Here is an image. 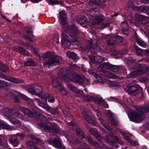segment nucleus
Masks as SVG:
<instances>
[{
  "mask_svg": "<svg viewBox=\"0 0 149 149\" xmlns=\"http://www.w3.org/2000/svg\"><path fill=\"white\" fill-rule=\"evenodd\" d=\"M35 116L36 115L37 118L40 120L45 118V116L43 115L39 114L38 112L35 111Z\"/></svg>",
  "mask_w": 149,
  "mask_h": 149,
  "instance_id": "48",
  "label": "nucleus"
},
{
  "mask_svg": "<svg viewBox=\"0 0 149 149\" xmlns=\"http://www.w3.org/2000/svg\"><path fill=\"white\" fill-rule=\"evenodd\" d=\"M104 20L103 16L101 15H95L93 16L92 19V23L93 25L98 24Z\"/></svg>",
  "mask_w": 149,
  "mask_h": 149,
  "instance_id": "15",
  "label": "nucleus"
},
{
  "mask_svg": "<svg viewBox=\"0 0 149 149\" xmlns=\"http://www.w3.org/2000/svg\"><path fill=\"white\" fill-rule=\"evenodd\" d=\"M93 99L94 101L97 102L98 104L100 105L103 104L105 103L104 100L102 97H99L98 96H95L93 97Z\"/></svg>",
  "mask_w": 149,
  "mask_h": 149,
  "instance_id": "30",
  "label": "nucleus"
},
{
  "mask_svg": "<svg viewBox=\"0 0 149 149\" xmlns=\"http://www.w3.org/2000/svg\"><path fill=\"white\" fill-rule=\"evenodd\" d=\"M14 115L15 116H16L20 118H22V115L19 114L18 111H17V112L16 113H15L14 114Z\"/></svg>",
  "mask_w": 149,
  "mask_h": 149,
  "instance_id": "59",
  "label": "nucleus"
},
{
  "mask_svg": "<svg viewBox=\"0 0 149 149\" xmlns=\"http://www.w3.org/2000/svg\"><path fill=\"white\" fill-rule=\"evenodd\" d=\"M135 39L137 43L140 46L144 47H147V45L140 38L136 36L135 37Z\"/></svg>",
  "mask_w": 149,
  "mask_h": 149,
  "instance_id": "25",
  "label": "nucleus"
},
{
  "mask_svg": "<svg viewBox=\"0 0 149 149\" xmlns=\"http://www.w3.org/2000/svg\"><path fill=\"white\" fill-rule=\"evenodd\" d=\"M28 91L31 93L39 96L41 93V88L39 86H36L33 88H29Z\"/></svg>",
  "mask_w": 149,
  "mask_h": 149,
  "instance_id": "16",
  "label": "nucleus"
},
{
  "mask_svg": "<svg viewBox=\"0 0 149 149\" xmlns=\"http://www.w3.org/2000/svg\"><path fill=\"white\" fill-rule=\"evenodd\" d=\"M138 66L140 67V68L136 71H133L129 75H127V77L128 78L134 77L136 75H142L144 73L146 70L145 67L140 64H138Z\"/></svg>",
  "mask_w": 149,
  "mask_h": 149,
  "instance_id": "10",
  "label": "nucleus"
},
{
  "mask_svg": "<svg viewBox=\"0 0 149 149\" xmlns=\"http://www.w3.org/2000/svg\"><path fill=\"white\" fill-rule=\"evenodd\" d=\"M98 69L99 71H101L103 69L106 68L112 71L116 72L119 70V68L118 66L115 65L111 64H107L106 63H102L98 67Z\"/></svg>",
  "mask_w": 149,
  "mask_h": 149,
  "instance_id": "8",
  "label": "nucleus"
},
{
  "mask_svg": "<svg viewBox=\"0 0 149 149\" xmlns=\"http://www.w3.org/2000/svg\"><path fill=\"white\" fill-rule=\"evenodd\" d=\"M88 42L90 46H87L86 49L90 50L93 54L95 53L100 49V46L96 45V40H95L91 39Z\"/></svg>",
  "mask_w": 149,
  "mask_h": 149,
  "instance_id": "9",
  "label": "nucleus"
},
{
  "mask_svg": "<svg viewBox=\"0 0 149 149\" xmlns=\"http://www.w3.org/2000/svg\"><path fill=\"white\" fill-rule=\"evenodd\" d=\"M38 127L42 130H44L49 132L57 133L58 132L59 127L58 125L55 123H52L49 126L45 123H40L38 125Z\"/></svg>",
  "mask_w": 149,
  "mask_h": 149,
  "instance_id": "6",
  "label": "nucleus"
},
{
  "mask_svg": "<svg viewBox=\"0 0 149 149\" xmlns=\"http://www.w3.org/2000/svg\"><path fill=\"white\" fill-rule=\"evenodd\" d=\"M4 78L6 80L9 81L14 83H22L23 82V81L21 79H18L17 78L11 77H7L4 76Z\"/></svg>",
  "mask_w": 149,
  "mask_h": 149,
  "instance_id": "18",
  "label": "nucleus"
},
{
  "mask_svg": "<svg viewBox=\"0 0 149 149\" xmlns=\"http://www.w3.org/2000/svg\"><path fill=\"white\" fill-rule=\"evenodd\" d=\"M87 139L88 141L92 145L96 147L97 148H100V146L99 144L94 141L92 139L91 136H87Z\"/></svg>",
  "mask_w": 149,
  "mask_h": 149,
  "instance_id": "24",
  "label": "nucleus"
},
{
  "mask_svg": "<svg viewBox=\"0 0 149 149\" xmlns=\"http://www.w3.org/2000/svg\"><path fill=\"white\" fill-rule=\"evenodd\" d=\"M11 111L7 109H5L3 112L4 116H5L6 118L9 119L11 123L19 127L21 125V122L14 117L9 115L8 113L10 112Z\"/></svg>",
  "mask_w": 149,
  "mask_h": 149,
  "instance_id": "7",
  "label": "nucleus"
},
{
  "mask_svg": "<svg viewBox=\"0 0 149 149\" xmlns=\"http://www.w3.org/2000/svg\"><path fill=\"white\" fill-rule=\"evenodd\" d=\"M121 26L123 28V33L126 35H127L128 32V27L126 21L121 22Z\"/></svg>",
  "mask_w": 149,
  "mask_h": 149,
  "instance_id": "21",
  "label": "nucleus"
},
{
  "mask_svg": "<svg viewBox=\"0 0 149 149\" xmlns=\"http://www.w3.org/2000/svg\"><path fill=\"white\" fill-rule=\"evenodd\" d=\"M128 6L129 7H131L132 8H136V9L138 10L140 12H143L145 11L144 9L145 7L143 6H140L138 7L134 6L132 3L129 2L128 4Z\"/></svg>",
  "mask_w": 149,
  "mask_h": 149,
  "instance_id": "27",
  "label": "nucleus"
},
{
  "mask_svg": "<svg viewBox=\"0 0 149 149\" xmlns=\"http://www.w3.org/2000/svg\"><path fill=\"white\" fill-rule=\"evenodd\" d=\"M32 26H28L27 27V30L26 32L27 33L30 35H31L32 33Z\"/></svg>",
  "mask_w": 149,
  "mask_h": 149,
  "instance_id": "52",
  "label": "nucleus"
},
{
  "mask_svg": "<svg viewBox=\"0 0 149 149\" xmlns=\"http://www.w3.org/2000/svg\"><path fill=\"white\" fill-rule=\"evenodd\" d=\"M17 135L21 139H22L24 137V135L22 133H19L17 134Z\"/></svg>",
  "mask_w": 149,
  "mask_h": 149,
  "instance_id": "62",
  "label": "nucleus"
},
{
  "mask_svg": "<svg viewBox=\"0 0 149 149\" xmlns=\"http://www.w3.org/2000/svg\"><path fill=\"white\" fill-rule=\"evenodd\" d=\"M5 94L15 103H19L20 101L17 96L10 91H7L5 92Z\"/></svg>",
  "mask_w": 149,
  "mask_h": 149,
  "instance_id": "14",
  "label": "nucleus"
},
{
  "mask_svg": "<svg viewBox=\"0 0 149 149\" xmlns=\"http://www.w3.org/2000/svg\"><path fill=\"white\" fill-rule=\"evenodd\" d=\"M18 52L21 53L22 54L27 55L28 54V52L25 49H23L22 47H17Z\"/></svg>",
  "mask_w": 149,
  "mask_h": 149,
  "instance_id": "44",
  "label": "nucleus"
},
{
  "mask_svg": "<svg viewBox=\"0 0 149 149\" xmlns=\"http://www.w3.org/2000/svg\"><path fill=\"white\" fill-rule=\"evenodd\" d=\"M107 116L111 122V124L114 125H116L118 124V122L117 120L115 119L113 116V114L111 113H108Z\"/></svg>",
  "mask_w": 149,
  "mask_h": 149,
  "instance_id": "22",
  "label": "nucleus"
},
{
  "mask_svg": "<svg viewBox=\"0 0 149 149\" xmlns=\"http://www.w3.org/2000/svg\"><path fill=\"white\" fill-rule=\"evenodd\" d=\"M134 18L135 21H136L140 22L145 19L144 16L141 15L136 14Z\"/></svg>",
  "mask_w": 149,
  "mask_h": 149,
  "instance_id": "41",
  "label": "nucleus"
},
{
  "mask_svg": "<svg viewBox=\"0 0 149 149\" xmlns=\"http://www.w3.org/2000/svg\"><path fill=\"white\" fill-rule=\"evenodd\" d=\"M27 148L30 149H37V148L33 143L30 141H27L26 142Z\"/></svg>",
  "mask_w": 149,
  "mask_h": 149,
  "instance_id": "29",
  "label": "nucleus"
},
{
  "mask_svg": "<svg viewBox=\"0 0 149 149\" xmlns=\"http://www.w3.org/2000/svg\"><path fill=\"white\" fill-rule=\"evenodd\" d=\"M81 146L82 147L83 149H88V148H87L88 146L87 144L86 143H83V144L81 145Z\"/></svg>",
  "mask_w": 149,
  "mask_h": 149,
  "instance_id": "63",
  "label": "nucleus"
},
{
  "mask_svg": "<svg viewBox=\"0 0 149 149\" xmlns=\"http://www.w3.org/2000/svg\"><path fill=\"white\" fill-rule=\"evenodd\" d=\"M49 142L51 144L56 148L60 149H65V147L62 144L61 140L58 137H56L54 138L53 141L49 140Z\"/></svg>",
  "mask_w": 149,
  "mask_h": 149,
  "instance_id": "11",
  "label": "nucleus"
},
{
  "mask_svg": "<svg viewBox=\"0 0 149 149\" xmlns=\"http://www.w3.org/2000/svg\"><path fill=\"white\" fill-rule=\"evenodd\" d=\"M95 137L96 139L99 142H101L102 139V138L100 135L99 134H96L95 136Z\"/></svg>",
  "mask_w": 149,
  "mask_h": 149,
  "instance_id": "53",
  "label": "nucleus"
},
{
  "mask_svg": "<svg viewBox=\"0 0 149 149\" xmlns=\"http://www.w3.org/2000/svg\"><path fill=\"white\" fill-rule=\"evenodd\" d=\"M8 66L7 65H3L0 64V70L3 72H5L8 69Z\"/></svg>",
  "mask_w": 149,
  "mask_h": 149,
  "instance_id": "50",
  "label": "nucleus"
},
{
  "mask_svg": "<svg viewBox=\"0 0 149 149\" xmlns=\"http://www.w3.org/2000/svg\"><path fill=\"white\" fill-rule=\"evenodd\" d=\"M53 39L54 41L56 42V43H58V34H55L53 37Z\"/></svg>",
  "mask_w": 149,
  "mask_h": 149,
  "instance_id": "57",
  "label": "nucleus"
},
{
  "mask_svg": "<svg viewBox=\"0 0 149 149\" xmlns=\"http://www.w3.org/2000/svg\"><path fill=\"white\" fill-rule=\"evenodd\" d=\"M0 125L3 129L10 130L12 129V127L7 124L4 122L0 121Z\"/></svg>",
  "mask_w": 149,
  "mask_h": 149,
  "instance_id": "36",
  "label": "nucleus"
},
{
  "mask_svg": "<svg viewBox=\"0 0 149 149\" xmlns=\"http://www.w3.org/2000/svg\"><path fill=\"white\" fill-rule=\"evenodd\" d=\"M71 143L74 145H79V143L78 139L77 138H74L72 139L71 141Z\"/></svg>",
  "mask_w": 149,
  "mask_h": 149,
  "instance_id": "54",
  "label": "nucleus"
},
{
  "mask_svg": "<svg viewBox=\"0 0 149 149\" xmlns=\"http://www.w3.org/2000/svg\"><path fill=\"white\" fill-rule=\"evenodd\" d=\"M90 58L92 60H94V61L96 63H101L102 61V57L99 56H97L96 57L93 56L90 57Z\"/></svg>",
  "mask_w": 149,
  "mask_h": 149,
  "instance_id": "40",
  "label": "nucleus"
},
{
  "mask_svg": "<svg viewBox=\"0 0 149 149\" xmlns=\"http://www.w3.org/2000/svg\"><path fill=\"white\" fill-rule=\"evenodd\" d=\"M143 55L149 56V50H143Z\"/></svg>",
  "mask_w": 149,
  "mask_h": 149,
  "instance_id": "60",
  "label": "nucleus"
},
{
  "mask_svg": "<svg viewBox=\"0 0 149 149\" xmlns=\"http://www.w3.org/2000/svg\"><path fill=\"white\" fill-rule=\"evenodd\" d=\"M76 132L77 135L80 139H82L84 138L83 135V133L82 130L79 128H77L76 130Z\"/></svg>",
  "mask_w": 149,
  "mask_h": 149,
  "instance_id": "39",
  "label": "nucleus"
},
{
  "mask_svg": "<svg viewBox=\"0 0 149 149\" xmlns=\"http://www.w3.org/2000/svg\"><path fill=\"white\" fill-rule=\"evenodd\" d=\"M110 24V22L107 21L104 22L101 24V28L103 29L109 26Z\"/></svg>",
  "mask_w": 149,
  "mask_h": 149,
  "instance_id": "51",
  "label": "nucleus"
},
{
  "mask_svg": "<svg viewBox=\"0 0 149 149\" xmlns=\"http://www.w3.org/2000/svg\"><path fill=\"white\" fill-rule=\"evenodd\" d=\"M24 65L25 66H29L30 65L35 66L36 64L34 61L32 59L28 58L26 62L24 63Z\"/></svg>",
  "mask_w": 149,
  "mask_h": 149,
  "instance_id": "32",
  "label": "nucleus"
},
{
  "mask_svg": "<svg viewBox=\"0 0 149 149\" xmlns=\"http://www.w3.org/2000/svg\"><path fill=\"white\" fill-rule=\"evenodd\" d=\"M123 38L117 35L113 36V38H111L110 40H107V43L109 45H115V43H118L122 41Z\"/></svg>",
  "mask_w": 149,
  "mask_h": 149,
  "instance_id": "12",
  "label": "nucleus"
},
{
  "mask_svg": "<svg viewBox=\"0 0 149 149\" xmlns=\"http://www.w3.org/2000/svg\"><path fill=\"white\" fill-rule=\"evenodd\" d=\"M149 112V105L141 108L134 112H131L128 116L130 120L134 122L139 121L142 120L143 117L144 113Z\"/></svg>",
  "mask_w": 149,
  "mask_h": 149,
  "instance_id": "3",
  "label": "nucleus"
},
{
  "mask_svg": "<svg viewBox=\"0 0 149 149\" xmlns=\"http://www.w3.org/2000/svg\"><path fill=\"white\" fill-rule=\"evenodd\" d=\"M9 141L14 147L17 146L19 144V141L17 138L12 137L9 139Z\"/></svg>",
  "mask_w": 149,
  "mask_h": 149,
  "instance_id": "26",
  "label": "nucleus"
},
{
  "mask_svg": "<svg viewBox=\"0 0 149 149\" xmlns=\"http://www.w3.org/2000/svg\"><path fill=\"white\" fill-rule=\"evenodd\" d=\"M139 86H131L128 89V91L131 94H134L139 90Z\"/></svg>",
  "mask_w": 149,
  "mask_h": 149,
  "instance_id": "28",
  "label": "nucleus"
},
{
  "mask_svg": "<svg viewBox=\"0 0 149 149\" xmlns=\"http://www.w3.org/2000/svg\"><path fill=\"white\" fill-rule=\"evenodd\" d=\"M39 97L41 98L45 99L46 102H47L46 98H48L49 97V95L47 92H44L41 93L39 95Z\"/></svg>",
  "mask_w": 149,
  "mask_h": 149,
  "instance_id": "43",
  "label": "nucleus"
},
{
  "mask_svg": "<svg viewBox=\"0 0 149 149\" xmlns=\"http://www.w3.org/2000/svg\"><path fill=\"white\" fill-rule=\"evenodd\" d=\"M35 100L38 102L39 105L45 109L46 111L48 109L49 106L40 101L38 99H35Z\"/></svg>",
  "mask_w": 149,
  "mask_h": 149,
  "instance_id": "34",
  "label": "nucleus"
},
{
  "mask_svg": "<svg viewBox=\"0 0 149 149\" xmlns=\"http://www.w3.org/2000/svg\"><path fill=\"white\" fill-rule=\"evenodd\" d=\"M19 96L21 98L27 102L30 103L31 99L26 96L25 95L23 94H21Z\"/></svg>",
  "mask_w": 149,
  "mask_h": 149,
  "instance_id": "47",
  "label": "nucleus"
},
{
  "mask_svg": "<svg viewBox=\"0 0 149 149\" xmlns=\"http://www.w3.org/2000/svg\"><path fill=\"white\" fill-rule=\"evenodd\" d=\"M125 138L133 146H134L137 145V143L135 141L129 139L128 137L125 136Z\"/></svg>",
  "mask_w": 149,
  "mask_h": 149,
  "instance_id": "49",
  "label": "nucleus"
},
{
  "mask_svg": "<svg viewBox=\"0 0 149 149\" xmlns=\"http://www.w3.org/2000/svg\"><path fill=\"white\" fill-rule=\"evenodd\" d=\"M66 54L68 58H70L72 59L75 60L77 58V55L73 52L69 51L67 52Z\"/></svg>",
  "mask_w": 149,
  "mask_h": 149,
  "instance_id": "33",
  "label": "nucleus"
},
{
  "mask_svg": "<svg viewBox=\"0 0 149 149\" xmlns=\"http://www.w3.org/2000/svg\"><path fill=\"white\" fill-rule=\"evenodd\" d=\"M100 0H90L89 2V4L91 5H98L100 3Z\"/></svg>",
  "mask_w": 149,
  "mask_h": 149,
  "instance_id": "45",
  "label": "nucleus"
},
{
  "mask_svg": "<svg viewBox=\"0 0 149 149\" xmlns=\"http://www.w3.org/2000/svg\"><path fill=\"white\" fill-rule=\"evenodd\" d=\"M66 73V69H64L61 70L58 76V77L55 79L52 82L53 86L59 89L60 91L62 92V93L65 95L67 94V92L64 88L62 87L61 84L58 81H67L68 79H67Z\"/></svg>",
  "mask_w": 149,
  "mask_h": 149,
  "instance_id": "2",
  "label": "nucleus"
},
{
  "mask_svg": "<svg viewBox=\"0 0 149 149\" xmlns=\"http://www.w3.org/2000/svg\"><path fill=\"white\" fill-rule=\"evenodd\" d=\"M105 76L107 78L115 79L118 78V76L110 72L107 71L105 72Z\"/></svg>",
  "mask_w": 149,
  "mask_h": 149,
  "instance_id": "31",
  "label": "nucleus"
},
{
  "mask_svg": "<svg viewBox=\"0 0 149 149\" xmlns=\"http://www.w3.org/2000/svg\"><path fill=\"white\" fill-rule=\"evenodd\" d=\"M68 88L70 91L79 94L80 95H82L83 93V91L81 90L77 89L76 87L70 84H68L67 85Z\"/></svg>",
  "mask_w": 149,
  "mask_h": 149,
  "instance_id": "17",
  "label": "nucleus"
},
{
  "mask_svg": "<svg viewBox=\"0 0 149 149\" xmlns=\"http://www.w3.org/2000/svg\"><path fill=\"white\" fill-rule=\"evenodd\" d=\"M104 139L107 142L110 144L112 146H115L116 148H117L118 146L117 144H116L113 140V138L111 137H109L107 136H104Z\"/></svg>",
  "mask_w": 149,
  "mask_h": 149,
  "instance_id": "23",
  "label": "nucleus"
},
{
  "mask_svg": "<svg viewBox=\"0 0 149 149\" xmlns=\"http://www.w3.org/2000/svg\"><path fill=\"white\" fill-rule=\"evenodd\" d=\"M108 135L112 137L113 139H114L115 141H116L121 145H123V142L119 138H118L116 136H113V134L111 133H109L108 134Z\"/></svg>",
  "mask_w": 149,
  "mask_h": 149,
  "instance_id": "38",
  "label": "nucleus"
},
{
  "mask_svg": "<svg viewBox=\"0 0 149 149\" xmlns=\"http://www.w3.org/2000/svg\"><path fill=\"white\" fill-rule=\"evenodd\" d=\"M82 114L84 116L88 123L90 124L93 123V121L87 113V110L84 109L81 110Z\"/></svg>",
  "mask_w": 149,
  "mask_h": 149,
  "instance_id": "20",
  "label": "nucleus"
},
{
  "mask_svg": "<svg viewBox=\"0 0 149 149\" xmlns=\"http://www.w3.org/2000/svg\"><path fill=\"white\" fill-rule=\"evenodd\" d=\"M19 109L29 117L32 118L35 116V112L36 111H31L27 108L22 107H19Z\"/></svg>",
  "mask_w": 149,
  "mask_h": 149,
  "instance_id": "13",
  "label": "nucleus"
},
{
  "mask_svg": "<svg viewBox=\"0 0 149 149\" xmlns=\"http://www.w3.org/2000/svg\"><path fill=\"white\" fill-rule=\"evenodd\" d=\"M101 123L102 125L104 126V127H105L107 130H108L109 132H111L112 131V129H110L109 128V126L106 125L104 123H103L102 122H101Z\"/></svg>",
  "mask_w": 149,
  "mask_h": 149,
  "instance_id": "56",
  "label": "nucleus"
},
{
  "mask_svg": "<svg viewBox=\"0 0 149 149\" xmlns=\"http://www.w3.org/2000/svg\"><path fill=\"white\" fill-rule=\"evenodd\" d=\"M42 56L43 58H49L48 61L44 64L45 66L49 68L50 65L56 66L59 64L60 59L58 56H56L54 53L47 52L42 54Z\"/></svg>",
  "mask_w": 149,
  "mask_h": 149,
  "instance_id": "4",
  "label": "nucleus"
},
{
  "mask_svg": "<svg viewBox=\"0 0 149 149\" xmlns=\"http://www.w3.org/2000/svg\"><path fill=\"white\" fill-rule=\"evenodd\" d=\"M4 140V137L2 135H0V145L3 148H8V146L6 144H5L3 143Z\"/></svg>",
  "mask_w": 149,
  "mask_h": 149,
  "instance_id": "42",
  "label": "nucleus"
},
{
  "mask_svg": "<svg viewBox=\"0 0 149 149\" xmlns=\"http://www.w3.org/2000/svg\"><path fill=\"white\" fill-rule=\"evenodd\" d=\"M59 15L60 24L63 25L66 24L67 28L65 31L70 37L74 38V39L72 38V40H70L68 38L66 33L62 32L61 40L62 45L65 47H68L70 46L72 42L73 45H77L78 42L77 40L76 36L79 33V30L74 25H68L66 24V16L64 11L60 12Z\"/></svg>",
  "mask_w": 149,
  "mask_h": 149,
  "instance_id": "1",
  "label": "nucleus"
},
{
  "mask_svg": "<svg viewBox=\"0 0 149 149\" xmlns=\"http://www.w3.org/2000/svg\"><path fill=\"white\" fill-rule=\"evenodd\" d=\"M87 127H88L89 129V132H90L91 133L95 136L96 134H97L98 133H96L90 127H88L87 126Z\"/></svg>",
  "mask_w": 149,
  "mask_h": 149,
  "instance_id": "55",
  "label": "nucleus"
},
{
  "mask_svg": "<svg viewBox=\"0 0 149 149\" xmlns=\"http://www.w3.org/2000/svg\"><path fill=\"white\" fill-rule=\"evenodd\" d=\"M77 22L80 25L85 24L87 22L86 18L84 17H81L80 18H78Z\"/></svg>",
  "mask_w": 149,
  "mask_h": 149,
  "instance_id": "37",
  "label": "nucleus"
},
{
  "mask_svg": "<svg viewBox=\"0 0 149 149\" xmlns=\"http://www.w3.org/2000/svg\"><path fill=\"white\" fill-rule=\"evenodd\" d=\"M63 113L65 117H71L70 114L68 111H63Z\"/></svg>",
  "mask_w": 149,
  "mask_h": 149,
  "instance_id": "61",
  "label": "nucleus"
},
{
  "mask_svg": "<svg viewBox=\"0 0 149 149\" xmlns=\"http://www.w3.org/2000/svg\"><path fill=\"white\" fill-rule=\"evenodd\" d=\"M66 74L68 81H71L80 84H83L84 82V78L81 77L76 72H72L69 74L68 71L66 70Z\"/></svg>",
  "mask_w": 149,
  "mask_h": 149,
  "instance_id": "5",
  "label": "nucleus"
},
{
  "mask_svg": "<svg viewBox=\"0 0 149 149\" xmlns=\"http://www.w3.org/2000/svg\"><path fill=\"white\" fill-rule=\"evenodd\" d=\"M48 98V101L50 103L53 102L55 100L54 98L52 97H50L49 96V97Z\"/></svg>",
  "mask_w": 149,
  "mask_h": 149,
  "instance_id": "58",
  "label": "nucleus"
},
{
  "mask_svg": "<svg viewBox=\"0 0 149 149\" xmlns=\"http://www.w3.org/2000/svg\"><path fill=\"white\" fill-rule=\"evenodd\" d=\"M135 49L136 52L137 54L138 55H143V49H140L138 47H135Z\"/></svg>",
  "mask_w": 149,
  "mask_h": 149,
  "instance_id": "46",
  "label": "nucleus"
},
{
  "mask_svg": "<svg viewBox=\"0 0 149 149\" xmlns=\"http://www.w3.org/2000/svg\"><path fill=\"white\" fill-rule=\"evenodd\" d=\"M29 137L33 140H34V142L37 144L41 145L42 143V141L40 140L38 138L32 135H29Z\"/></svg>",
  "mask_w": 149,
  "mask_h": 149,
  "instance_id": "35",
  "label": "nucleus"
},
{
  "mask_svg": "<svg viewBox=\"0 0 149 149\" xmlns=\"http://www.w3.org/2000/svg\"><path fill=\"white\" fill-rule=\"evenodd\" d=\"M144 11L146 13L149 14V6L145 7Z\"/></svg>",
  "mask_w": 149,
  "mask_h": 149,
  "instance_id": "64",
  "label": "nucleus"
},
{
  "mask_svg": "<svg viewBox=\"0 0 149 149\" xmlns=\"http://www.w3.org/2000/svg\"><path fill=\"white\" fill-rule=\"evenodd\" d=\"M61 110L58 109L57 108H51L49 106L47 111L54 115H57L59 113Z\"/></svg>",
  "mask_w": 149,
  "mask_h": 149,
  "instance_id": "19",
  "label": "nucleus"
}]
</instances>
